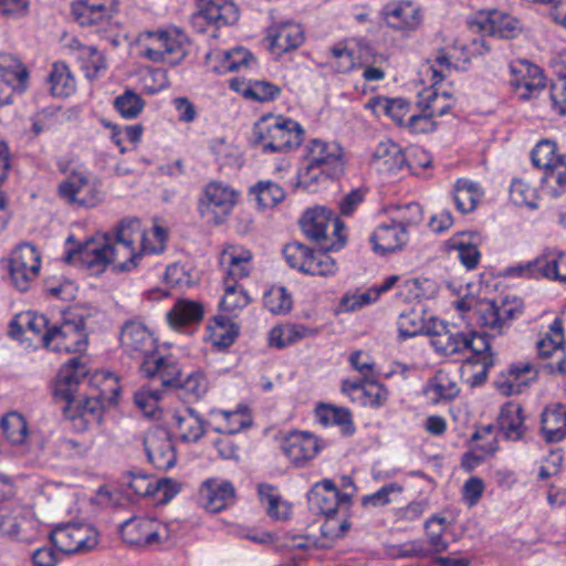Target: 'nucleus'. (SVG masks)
<instances>
[{"label": "nucleus", "mask_w": 566, "mask_h": 566, "mask_svg": "<svg viewBox=\"0 0 566 566\" xmlns=\"http://www.w3.org/2000/svg\"><path fill=\"white\" fill-rule=\"evenodd\" d=\"M459 392L460 388L457 382L442 373L429 379L424 388L426 396L434 405L442 401H450L454 399Z\"/></svg>", "instance_id": "obj_48"}, {"label": "nucleus", "mask_w": 566, "mask_h": 566, "mask_svg": "<svg viewBox=\"0 0 566 566\" xmlns=\"http://www.w3.org/2000/svg\"><path fill=\"white\" fill-rule=\"evenodd\" d=\"M475 239H478V234L473 232L458 233L450 239V248L458 251L461 263L468 270L475 269L481 258Z\"/></svg>", "instance_id": "obj_47"}, {"label": "nucleus", "mask_w": 566, "mask_h": 566, "mask_svg": "<svg viewBox=\"0 0 566 566\" xmlns=\"http://www.w3.org/2000/svg\"><path fill=\"white\" fill-rule=\"evenodd\" d=\"M300 227L307 239L326 252L338 251L345 245L344 224L327 207L315 206L305 210Z\"/></svg>", "instance_id": "obj_4"}, {"label": "nucleus", "mask_w": 566, "mask_h": 566, "mask_svg": "<svg viewBox=\"0 0 566 566\" xmlns=\"http://www.w3.org/2000/svg\"><path fill=\"white\" fill-rule=\"evenodd\" d=\"M543 279L566 284V252L549 250L543 253Z\"/></svg>", "instance_id": "obj_56"}, {"label": "nucleus", "mask_w": 566, "mask_h": 566, "mask_svg": "<svg viewBox=\"0 0 566 566\" xmlns=\"http://www.w3.org/2000/svg\"><path fill=\"white\" fill-rule=\"evenodd\" d=\"M186 35L177 29L147 31L139 35L140 55L155 63L176 65L186 56Z\"/></svg>", "instance_id": "obj_7"}, {"label": "nucleus", "mask_w": 566, "mask_h": 566, "mask_svg": "<svg viewBox=\"0 0 566 566\" xmlns=\"http://www.w3.org/2000/svg\"><path fill=\"white\" fill-rule=\"evenodd\" d=\"M138 219H124L114 234V242L108 243L111 265L116 272H129L135 269L142 253L137 248Z\"/></svg>", "instance_id": "obj_9"}, {"label": "nucleus", "mask_w": 566, "mask_h": 566, "mask_svg": "<svg viewBox=\"0 0 566 566\" xmlns=\"http://www.w3.org/2000/svg\"><path fill=\"white\" fill-rule=\"evenodd\" d=\"M304 130L292 118L283 116L262 117L255 124L254 135L263 153H281L301 145Z\"/></svg>", "instance_id": "obj_5"}, {"label": "nucleus", "mask_w": 566, "mask_h": 566, "mask_svg": "<svg viewBox=\"0 0 566 566\" xmlns=\"http://www.w3.org/2000/svg\"><path fill=\"white\" fill-rule=\"evenodd\" d=\"M446 527L447 518L439 515H433L424 523L427 541L436 554L446 552L449 547L448 542L443 538Z\"/></svg>", "instance_id": "obj_64"}, {"label": "nucleus", "mask_w": 566, "mask_h": 566, "mask_svg": "<svg viewBox=\"0 0 566 566\" xmlns=\"http://www.w3.org/2000/svg\"><path fill=\"white\" fill-rule=\"evenodd\" d=\"M329 63L340 73H346L358 66L355 59V48L348 42H338L328 51Z\"/></svg>", "instance_id": "obj_60"}, {"label": "nucleus", "mask_w": 566, "mask_h": 566, "mask_svg": "<svg viewBox=\"0 0 566 566\" xmlns=\"http://www.w3.org/2000/svg\"><path fill=\"white\" fill-rule=\"evenodd\" d=\"M524 411L520 403H505L499 416V427L509 440H520L523 438L526 427L524 424Z\"/></svg>", "instance_id": "obj_39"}, {"label": "nucleus", "mask_w": 566, "mask_h": 566, "mask_svg": "<svg viewBox=\"0 0 566 566\" xmlns=\"http://www.w3.org/2000/svg\"><path fill=\"white\" fill-rule=\"evenodd\" d=\"M65 261H78L83 266L91 271L92 274L98 275L103 273L108 265H111L108 243L88 241L76 250H70L65 254Z\"/></svg>", "instance_id": "obj_26"}, {"label": "nucleus", "mask_w": 566, "mask_h": 566, "mask_svg": "<svg viewBox=\"0 0 566 566\" xmlns=\"http://www.w3.org/2000/svg\"><path fill=\"white\" fill-rule=\"evenodd\" d=\"M239 20V9L232 0H198V11L191 17L192 28L205 33L232 25Z\"/></svg>", "instance_id": "obj_14"}, {"label": "nucleus", "mask_w": 566, "mask_h": 566, "mask_svg": "<svg viewBox=\"0 0 566 566\" xmlns=\"http://www.w3.org/2000/svg\"><path fill=\"white\" fill-rule=\"evenodd\" d=\"M3 434L12 444H23L28 437V424L24 417L11 411L6 413L0 421Z\"/></svg>", "instance_id": "obj_57"}, {"label": "nucleus", "mask_w": 566, "mask_h": 566, "mask_svg": "<svg viewBox=\"0 0 566 566\" xmlns=\"http://www.w3.org/2000/svg\"><path fill=\"white\" fill-rule=\"evenodd\" d=\"M344 167V149L338 143L313 138L302 149L297 186L315 192L327 181L337 178Z\"/></svg>", "instance_id": "obj_1"}, {"label": "nucleus", "mask_w": 566, "mask_h": 566, "mask_svg": "<svg viewBox=\"0 0 566 566\" xmlns=\"http://www.w3.org/2000/svg\"><path fill=\"white\" fill-rule=\"evenodd\" d=\"M427 334L438 354L444 356L463 354L467 355L468 363L484 366V369L494 364V355L484 334L451 329L443 323L434 325L432 329L428 328Z\"/></svg>", "instance_id": "obj_2"}, {"label": "nucleus", "mask_w": 566, "mask_h": 566, "mask_svg": "<svg viewBox=\"0 0 566 566\" xmlns=\"http://www.w3.org/2000/svg\"><path fill=\"white\" fill-rule=\"evenodd\" d=\"M223 296L220 301V307L223 312L237 315L250 303V296L247 291L234 281H223Z\"/></svg>", "instance_id": "obj_53"}, {"label": "nucleus", "mask_w": 566, "mask_h": 566, "mask_svg": "<svg viewBox=\"0 0 566 566\" xmlns=\"http://www.w3.org/2000/svg\"><path fill=\"white\" fill-rule=\"evenodd\" d=\"M205 314L203 305L200 302L187 298H179L167 312L168 324L176 331H184L186 327L197 326L201 323Z\"/></svg>", "instance_id": "obj_33"}, {"label": "nucleus", "mask_w": 566, "mask_h": 566, "mask_svg": "<svg viewBox=\"0 0 566 566\" xmlns=\"http://www.w3.org/2000/svg\"><path fill=\"white\" fill-rule=\"evenodd\" d=\"M66 402L64 413L71 420L75 431H86L91 426L101 422L104 407L99 396H90L80 400L74 397Z\"/></svg>", "instance_id": "obj_21"}, {"label": "nucleus", "mask_w": 566, "mask_h": 566, "mask_svg": "<svg viewBox=\"0 0 566 566\" xmlns=\"http://www.w3.org/2000/svg\"><path fill=\"white\" fill-rule=\"evenodd\" d=\"M286 263L302 273L313 276H334L338 271L337 262L328 252L312 250L300 242H291L283 249Z\"/></svg>", "instance_id": "obj_10"}, {"label": "nucleus", "mask_w": 566, "mask_h": 566, "mask_svg": "<svg viewBox=\"0 0 566 566\" xmlns=\"http://www.w3.org/2000/svg\"><path fill=\"white\" fill-rule=\"evenodd\" d=\"M75 54L87 78L94 80L104 76L107 70L106 59L95 46L78 44Z\"/></svg>", "instance_id": "obj_44"}, {"label": "nucleus", "mask_w": 566, "mask_h": 566, "mask_svg": "<svg viewBox=\"0 0 566 566\" xmlns=\"http://www.w3.org/2000/svg\"><path fill=\"white\" fill-rule=\"evenodd\" d=\"M537 370L531 363H518L495 380L496 389L504 396L518 395L536 378Z\"/></svg>", "instance_id": "obj_31"}, {"label": "nucleus", "mask_w": 566, "mask_h": 566, "mask_svg": "<svg viewBox=\"0 0 566 566\" xmlns=\"http://www.w3.org/2000/svg\"><path fill=\"white\" fill-rule=\"evenodd\" d=\"M373 164L379 171L390 175L401 170L406 165L412 167V164L408 161L407 154L391 140H384L377 145L373 155Z\"/></svg>", "instance_id": "obj_34"}, {"label": "nucleus", "mask_w": 566, "mask_h": 566, "mask_svg": "<svg viewBox=\"0 0 566 566\" xmlns=\"http://www.w3.org/2000/svg\"><path fill=\"white\" fill-rule=\"evenodd\" d=\"M239 193L222 182H209L199 198L198 212L207 222L219 226L226 222L238 202Z\"/></svg>", "instance_id": "obj_11"}, {"label": "nucleus", "mask_w": 566, "mask_h": 566, "mask_svg": "<svg viewBox=\"0 0 566 566\" xmlns=\"http://www.w3.org/2000/svg\"><path fill=\"white\" fill-rule=\"evenodd\" d=\"M59 196L71 205L95 207L103 200L102 182L88 171L75 169L57 188Z\"/></svg>", "instance_id": "obj_13"}, {"label": "nucleus", "mask_w": 566, "mask_h": 566, "mask_svg": "<svg viewBox=\"0 0 566 566\" xmlns=\"http://www.w3.org/2000/svg\"><path fill=\"white\" fill-rule=\"evenodd\" d=\"M49 85L52 95L67 97L76 91V81L69 66L63 62H55L49 75Z\"/></svg>", "instance_id": "obj_49"}, {"label": "nucleus", "mask_w": 566, "mask_h": 566, "mask_svg": "<svg viewBox=\"0 0 566 566\" xmlns=\"http://www.w3.org/2000/svg\"><path fill=\"white\" fill-rule=\"evenodd\" d=\"M398 337L401 340L427 334L424 318L420 311L409 308L400 313L397 319Z\"/></svg>", "instance_id": "obj_54"}, {"label": "nucleus", "mask_w": 566, "mask_h": 566, "mask_svg": "<svg viewBox=\"0 0 566 566\" xmlns=\"http://www.w3.org/2000/svg\"><path fill=\"white\" fill-rule=\"evenodd\" d=\"M251 193L254 200L262 209L273 208L285 198V192L277 184L270 180L259 181L252 189Z\"/></svg>", "instance_id": "obj_59"}, {"label": "nucleus", "mask_w": 566, "mask_h": 566, "mask_svg": "<svg viewBox=\"0 0 566 566\" xmlns=\"http://www.w3.org/2000/svg\"><path fill=\"white\" fill-rule=\"evenodd\" d=\"M510 198L516 206H525L531 209L537 208V190L524 178H515L510 187Z\"/></svg>", "instance_id": "obj_62"}, {"label": "nucleus", "mask_w": 566, "mask_h": 566, "mask_svg": "<svg viewBox=\"0 0 566 566\" xmlns=\"http://www.w3.org/2000/svg\"><path fill=\"white\" fill-rule=\"evenodd\" d=\"M235 490L231 482L208 479L199 489V502L211 513H219L234 503Z\"/></svg>", "instance_id": "obj_22"}, {"label": "nucleus", "mask_w": 566, "mask_h": 566, "mask_svg": "<svg viewBox=\"0 0 566 566\" xmlns=\"http://www.w3.org/2000/svg\"><path fill=\"white\" fill-rule=\"evenodd\" d=\"M366 108L371 109L376 116H388L398 125L403 126L409 113V103L400 97L389 98L378 95L367 102Z\"/></svg>", "instance_id": "obj_40"}, {"label": "nucleus", "mask_w": 566, "mask_h": 566, "mask_svg": "<svg viewBox=\"0 0 566 566\" xmlns=\"http://www.w3.org/2000/svg\"><path fill=\"white\" fill-rule=\"evenodd\" d=\"M29 73L21 61L10 54L0 53V78L13 90L23 92L27 87Z\"/></svg>", "instance_id": "obj_42"}, {"label": "nucleus", "mask_w": 566, "mask_h": 566, "mask_svg": "<svg viewBox=\"0 0 566 566\" xmlns=\"http://www.w3.org/2000/svg\"><path fill=\"white\" fill-rule=\"evenodd\" d=\"M207 60L219 62V64L213 65V70L218 73L235 72L242 67H249L254 61L252 54L243 48L223 51L214 49L207 53Z\"/></svg>", "instance_id": "obj_37"}, {"label": "nucleus", "mask_w": 566, "mask_h": 566, "mask_svg": "<svg viewBox=\"0 0 566 566\" xmlns=\"http://www.w3.org/2000/svg\"><path fill=\"white\" fill-rule=\"evenodd\" d=\"M24 523L25 518L21 506L0 507V535L29 542L28 537L21 535V527Z\"/></svg>", "instance_id": "obj_51"}, {"label": "nucleus", "mask_w": 566, "mask_h": 566, "mask_svg": "<svg viewBox=\"0 0 566 566\" xmlns=\"http://www.w3.org/2000/svg\"><path fill=\"white\" fill-rule=\"evenodd\" d=\"M140 371L147 378H158L163 386H177L181 369L172 355L163 356L158 352L142 361Z\"/></svg>", "instance_id": "obj_28"}, {"label": "nucleus", "mask_w": 566, "mask_h": 566, "mask_svg": "<svg viewBox=\"0 0 566 566\" xmlns=\"http://www.w3.org/2000/svg\"><path fill=\"white\" fill-rule=\"evenodd\" d=\"M453 64L444 51H439L432 60H428L422 67V73L430 75L432 87L424 90L420 95L418 106H423L433 117L446 115L453 106V96L443 91L438 92L434 87L452 72Z\"/></svg>", "instance_id": "obj_8"}, {"label": "nucleus", "mask_w": 566, "mask_h": 566, "mask_svg": "<svg viewBox=\"0 0 566 566\" xmlns=\"http://www.w3.org/2000/svg\"><path fill=\"white\" fill-rule=\"evenodd\" d=\"M565 342L564 322L556 317L548 326V331L539 335L536 340V350L538 357L543 359H554L557 350Z\"/></svg>", "instance_id": "obj_45"}, {"label": "nucleus", "mask_w": 566, "mask_h": 566, "mask_svg": "<svg viewBox=\"0 0 566 566\" xmlns=\"http://www.w3.org/2000/svg\"><path fill=\"white\" fill-rule=\"evenodd\" d=\"M557 145L552 139H542L532 149L531 159L535 167L547 169L552 167L557 160L564 158L563 155L556 153Z\"/></svg>", "instance_id": "obj_63"}, {"label": "nucleus", "mask_w": 566, "mask_h": 566, "mask_svg": "<svg viewBox=\"0 0 566 566\" xmlns=\"http://www.w3.org/2000/svg\"><path fill=\"white\" fill-rule=\"evenodd\" d=\"M260 502L268 516L274 521H286L292 515V506L284 501L276 489L270 484H260L258 486Z\"/></svg>", "instance_id": "obj_41"}, {"label": "nucleus", "mask_w": 566, "mask_h": 566, "mask_svg": "<svg viewBox=\"0 0 566 566\" xmlns=\"http://www.w3.org/2000/svg\"><path fill=\"white\" fill-rule=\"evenodd\" d=\"M408 241V230L396 220L378 226L370 237L373 250L381 255L401 250Z\"/></svg>", "instance_id": "obj_30"}, {"label": "nucleus", "mask_w": 566, "mask_h": 566, "mask_svg": "<svg viewBox=\"0 0 566 566\" xmlns=\"http://www.w3.org/2000/svg\"><path fill=\"white\" fill-rule=\"evenodd\" d=\"M511 86L521 101L537 97L546 87L543 70L527 61H515L509 65Z\"/></svg>", "instance_id": "obj_18"}, {"label": "nucleus", "mask_w": 566, "mask_h": 566, "mask_svg": "<svg viewBox=\"0 0 566 566\" xmlns=\"http://www.w3.org/2000/svg\"><path fill=\"white\" fill-rule=\"evenodd\" d=\"M51 542L64 554H83L97 545L98 533L92 525L72 523L56 527L51 533Z\"/></svg>", "instance_id": "obj_15"}, {"label": "nucleus", "mask_w": 566, "mask_h": 566, "mask_svg": "<svg viewBox=\"0 0 566 566\" xmlns=\"http://www.w3.org/2000/svg\"><path fill=\"white\" fill-rule=\"evenodd\" d=\"M146 102L135 91L127 88L113 101L114 109L124 119L137 118L144 111Z\"/></svg>", "instance_id": "obj_55"}, {"label": "nucleus", "mask_w": 566, "mask_h": 566, "mask_svg": "<svg viewBox=\"0 0 566 566\" xmlns=\"http://www.w3.org/2000/svg\"><path fill=\"white\" fill-rule=\"evenodd\" d=\"M138 238L137 248L144 254H158L165 251L167 242V230L160 226L155 224L147 231H140V223L138 222Z\"/></svg>", "instance_id": "obj_52"}, {"label": "nucleus", "mask_w": 566, "mask_h": 566, "mask_svg": "<svg viewBox=\"0 0 566 566\" xmlns=\"http://www.w3.org/2000/svg\"><path fill=\"white\" fill-rule=\"evenodd\" d=\"M317 334L316 328H311L304 324L286 323L274 326L269 333V344L272 347L284 348L293 345L304 338L313 337Z\"/></svg>", "instance_id": "obj_38"}, {"label": "nucleus", "mask_w": 566, "mask_h": 566, "mask_svg": "<svg viewBox=\"0 0 566 566\" xmlns=\"http://www.w3.org/2000/svg\"><path fill=\"white\" fill-rule=\"evenodd\" d=\"M282 450L292 462L301 465L316 457L319 444L317 438L308 432H292L284 439Z\"/></svg>", "instance_id": "obj_32"}, {"label": "nucleus", "mask_w": 566, "mask_h": 566, "mask_svg": "<svg viewBox=\"0 0 566 566\" xmlns=\"http://www.w3.org/2000/svg\"><path fill=\"white\" fill-rule=\"evenodd\" d=\"M144 446L148 461L158 470H169L176 464L174 442L165 430L148 432Z\"/></svg>", "instance_id": "obj_24"}, {"label": "nucleus", "mask_w": 566, "mask_h": 566, "mask_svg": "<svg viewBox=\"0 0 566 566\" xmlns=\"http://www.w3.org/2000/svg\"><path fill=\"white\" fill-rule=\"evenodd\" d=\"M210 338L218 347H229L238 336V326L224 315L214 317L213 324L210 325Z\"/></svg>", "instance_id": "obj_58"}, {"label": "nucleus", "mask_w": 566, "mask_h": 566, "mask_svg": "<svg viewBox=\"0 0 566 566\" xmlns=\"http://www.w3.org/2000/svg\"><path fill=\"white\" fill-rule=\"evenodd\" d=\"M40 269L41 258L34 245L21 243L11 252L9 273L17 290L28 291L31 282L38 277Z\"/></svg>", "instance_id": "obj_16"}, {"label": "nucleus", "mask_w": 566, "mask_h": 566, "mask_svg": "<svg viewBox=\"0 0 566 566\" xmlns=\"http://www.w3.org/2000/svg\"><path fill=\"white\" fill-rule=\"evenodd\" d=\"M43 346L56 353H82L87 346L85 322L82 317H64L61 325L51 326L43 336Z\"/></svg>", "instance_id": "obj_12"}, {"label": "nucleus", "mask_w": 566, "mask_h": 566, "mask_svg": "<svg viewBox=\"0 0 566 566\" xmlns=\"http://www.w3.org/2000/svg\"><path fill=\"white\" fill-rule=\"evenodd\" d=\"M172 426L176 428L180 440L185 442H197L206 432V421L190 407L175 411Z\"/></svg>", "instance_id": "obj_35"}, {"label": "nucleus", "mask_w": 566, "mask_h": 566, "mask_svg": "<svg viewBox=\"0 0 566 566\" xmlns=\"http://www.w3.org/2000/svg\"><path fill=\"white\" fill-rule=\"evenodd\" d=\"M271 51L277 55L298 48L304 42V31L298 23L282 21L268 30Z\"/></svg>", "instance_id": "obj_29"}, {"label": "nucleus", "mask_w": 566, "mask_h": 566, "mask_svg": "<svg viewBox=\"0 0 566 566\" xmlns=\"http://www.w3.org/2000/svg\"><path fill=\"white\" fill-rule=\"evenodd\" d=\"M88 368L80 357H73L65 363L55 379L54 395L65 401L74 398L80 384L86 378Z\"/></svg>", "instance_id": "obj_27"}, {"label": "nucleus", "mask_w": 566, "mask_h": 566, "mask_svg": "<svg viewBox=\"0 0 566 566\" xmlns=\"http://www.w3.org/2000/svg\"><path fill=\"white\" fill-rule=\"evenodd\" d=\"M218 415L224 421V426L218 431L228 434H235L252 424L251 413L248 407L244 406H239L235 410H220Z\"/></svg>", "instance_id": "obj_61"}, {"label": "nucleus", "mask_w": 566, "mask_h": 566, "mask_svg": "<svg viewBox=\"0 0 566 566\" xmlns=\"http://www.w3.org/2000/svg\"><path fill=\"white\" fill-rule=\"evenodd\" d=\"M388 24L395 29H415L420 23L418 6L408 0H396L384 9Z\"/></svg>", "instance_id": "obj_36"}, {"label": "nucleus", "mask_w": 566, "mask_h": 566, "mask_svg": "<svg viewBox=\"0 0 566 566\" xmlns=\"http://www.w3.org/2000/svg\"><path fill=\"white\" fill-rule=\"evenodd\" d=\"M252 252L241 245L229 244L220 253L219 264L224 273L223 281L248 277L252 271Z\"/></svg>", "instance_id": "obj_23"}, {"label": "nucleus", "mask_w": 566, "mask_h": 566, "mask_svg": "<svg viewBox=\"0 0 566 566\" xmlns=\"http://www.w3.org/2000/svg\"><path fill=\"white\" fill-rule=\"evenodd\" d=\"M316 416L324 426L339 427L345 436H352L355 431L352 413L346 408L322 405L317 408Z\"/></svg>", "instance_id": "obj_50"}, {"label": "nucleus", "mask_w": 566, "mask_h": 566, "mask_svg": "<svg viewBox=\"0 0 566 566\" xmlns=\"http://www.w3.org/2000/svg\"><path fill=\"white\" fill-rule=\"evenodd\" d=\"M483 197L480 186L469 179H458L453 186L452 198L455 208L461 213L473 211Z\"/></svg>", "instance_id": "obj_43"}, {"label": "nucleus", "mask_w": 566, "mask_h": 566, "mask_svg": "<svg viewBox=\"0 0 566 566\" xmlns=\"http://www.w3.org/2000/svg\"><path fill=\"white\" fill-rule=\"evenodd\" d=\"M180 528L178 521L161 522L151 516H133L120 524L119 534L132 546L157 548L175 543Z\"/></svg>", "instance_id": "obj_3"}, {"label": "nucleus", "mask_w": 566, "mask_h": 566, "mask_svg": "<svg viewBox=\"0 0 566 566\" xmlns=\"http://www.w3.org/2000/svg\"><path fill=\"white\" fill-rule=\"evenodd\" d=\"M542 432L546 441L559 442L566 437V411L560 405L542 413Z\"/></svg>", "instance_id": "obj_46"}, {"label": "nucleus", "mask_w": 566, "mask_h": 566, "mask_svg": "<svg viewBox=\"0 0 566 566\" xmlns=\"http://www.w3.org/2000/svg\"><path fill=\"white\" fill-rule=\"evenodd\" d=\"M523 313V304L517 298H505L501 304L494 301H483L479 304V322L494 335H502L510 328L512 322Z\"/></svg>", "instance_id": "obj_17"}, {"label": "nucleus", "mask_w": 566, "mask_h": 566, "mask_svg": "<svg viewBox=\"0 0 566 566\" xmlns=\"http://www.w3.org/2000/svg\"><path fill=\"white\" fill-rule=\"evenodd\" d=\"M119 0H71L70 15L82 29L107 38L117 29Z\"/></svg>", "instance_id": "obj_6"}, {"label": "nucleus", "mask_w": 566, "mask_h": 566, "mask_svg": "<svg viewBox=\"0 0 566 566\" xmlns=\"http://www.w3.org/2000/svg\"><path fill=\"white\" fill-rule=\"evenodd\" d=\"M120 345L125 353L142 359V361L158 352L154 334L138 321H129L124 324L120 332Z\"/></svg>", "instance_id": "obj_20"}, {"label": "nucleus", "mask_w": 566, "mask_h": 566, "mask_svg": "<svg viewBox=\"0 0 566 566\" xmlns=\"http://www.w3.org/2000/svg\"><path fill=\"white\" fill-rule=\"evenodd\" d=\"M481 32L501 39H513L522 31L521 22L499 10L480 13L474 23Z\"/></svg>", "instance_id": "obj_25"}, {"label": "nucleus", "mask_w": 566, "mask_h": 566, "mask_svg": "<svg viewBox=\"0 0 566 566\" xmlns=\"http://www.w3.org/2000/svg\"><path fill=\"white\" fill-rule=\"evenodd\" d=\"M319 488H312L308 492L307 500L312 510L327 516L324 527L327 531H333L336 525L339 530L336 536H343L349 528L350 523L347 520L338 522L335 518V513L338 507L348 509L352 494L349 493H319Z\"/></svg>", "instance_id": "obj_19"}]
</instances>
